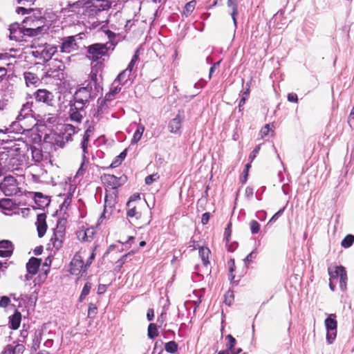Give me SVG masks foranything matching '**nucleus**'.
Here are the masks:
<instances>
[{
	"label": "nucleus",
	"instance_id": "nucleus-31",
	"mask_svg": "<svg viewBox=\"0 0 354 354\" xmlns=\"http://www.w3.org/2000/svg\"><path fill=\"white\" fill-rule=\"evenodd\" d=\"M196 5V1L195 0H192L187 3L183 8L182 15L185 17L189 16L195 9Z\"/></svg>",
	"mask_w": 354,
	"mask_h": 354
},
{
	"label": "nucleus",
	"instance_id": "nucleus-24",
	"mask_svg": "<svg viewBox=\"0 0 354 354\" xmlns=\"http://www.w3.org/2000/svg\"><path fill=\"white\" fill-rule=\"evenodd\" d=\"M21 321V315L19 311L15 313L9 317V326L13 330L17 329Z\"/></svg>",
	"mask_w": 354,
	"mask_h": 354
},
{
	"label": "nucleus",
	"instance_id": "nucleus-51",
	"mask_svg": "<svg viewBox=\"0 0 354 354\" xmlns=\"http://www.w3.org/2000/svg\"><path fill=\"white\" fill-rule=\"evenodd\" d=\"M159 178V175L158 174H153L151 175L147 176L145 178V183L147 185H151L154 181L157 180Z\"/></svg>",
	"mask_w": 354,
	"mask_h": 354
},
{
	"label": "nucleus",
	"instance_id": "nucleus-17",
	"mask_svg": "<svg viewBox=\"0 0 354 354\" xmlns=\"http://www.w3.org/2000/svg\"><path fill=\"white\" fill-rule=\"evenodd\" d=\"M222 0H214L213 6L221 5ZM227 6L232 10L231 16L234 24H236V16L238 15L237 0H226Z\"/></svg>",
	"mask_w": 354,
	"mask_h": 354
},
{
	"label": "nucleus",
	"instance_id": "nucleus-23",
	"mask_svg": "<svg viewBox=\"0 0 354 354\" xmlns=\"http://www.w3.org/2000/svg\"><path fill=\"white\" fill-rule=\"evenodd\" d=\"M40 265V261L35 257H32L26 264V268L28 274H35L37 272Z\"/></svg>",
	"mask_w": 354,
	"mask_h": 354
},
{
	"label": "nucleus",
	"instance_id": "nucleus-60",
	"mask_svg": "<svg viewBox=\"0 0 354 354\" xmlns=\"http://www.w3.org/2000/svg\"><path fill=\"white\" fill-rule=\"evenodd\" d=\"M288 100L290 102L297 103L298 102V97L297 95L295 93H290L288 94Z\"/></svg>",
	"mask_w": 354,
	"mask_h": 354
},
{
	"label": "nucleus",
	"instance_id": "nucleus-62",
	"mask_svg": "<svg viewBox=\"0 0 354 354\" xmlns=\"http://www.w3.org/2000/svg\"><path fill=\"white\" fill-rule=\"evenodd\" d=\"M138 59V55H137V53L133 56L130 63L129 64L127 68L132 71L134 65L136 64V62Z\"/></svg>",
	"mask_w": 354,
	"mask_h": 354
},
{
	"label": "nucleus",
	"instance_id": "nucleus-38",
	"mask_svg": "<svg viewBox=\"0 0 354 354\" xmlns=\"http://www.w3.org/2000/svg\"><path fill=\"white\" fill-rule=\"evenodd\" d=\"M23 28V26H20L18 24H11L10 26V38H17L18 36L16 35V32H20V29Z\"/></svg>",
	"mask_w": 354,
	"mask_h": 354
},
{
	"label": "nucleus",
	"instance_id": "nucleus-54",
	"mask_svg": "<svg viewBox=\"0 0 354 354\" xmlns=\"http://www.w3.org/2000/svg\"><path fill=\"white\" fill-rule=\"evenodd\" d=\"M261 149V147L260 145H258L257 146L254 150L252 151V153L250 154L249 156V160H250V162L251 163L252 162H253V160L255 159V158L257 157V154L259 153V150Z\"/></svg>",
	"mask_w": 354,
	"mask_h": 354
},
{
	"label": "nucleus",
	"instance_id": "nucleus-43",
	"mask_svg": "<svg viewBox=\"0 0 354 354\" xmlns=\"http://www.w3.org/2000/svg\"><path fill=\"white\" fill-rule=\"evenodd\" d=\"M127 216L130 218L136 217V218L140 216V213L137 211L136 205H132L131 207H129Z\"/></svg>",
	"mask_w": 354,
	"mask_h": 354
},
{
	"label": "nucleus",
	"instance_id": "nucleus-3",
	"mask_svg": "<svg viewBox=\"0 0 354 354\" xmlns=\"http://www.w3.org/2000/svg\"><path fill=\"white\" fill-rule=\"evenodd\" d=\"M35 21L34 19L31 17H26L23 21V28L20 29V32H16V35L18 36L17 38H10V39H14L16 41H19L22 39L23 37L25 35L28 36H34L37 35L41 31V26H37L35 24Z\"/></svg>",
	"mask_w": 354,
	"mask_h": 354
},
{
	"label": "nucleus",
	"instance_id": "nucleus-63",
	"mask_svg": "<svg viewBox=\"0 0 354 354\" xmlns=\"http://www.w3.org/2000/svg\"><path fill=\"white\" fill-rule=\"evenodd\" d=\"M138 59V55H137V53L133 56L130 63L129 64L127 68L132 71L134 65L136 64V62Z\"/></svg>",
	"mask_w": 354,
	"mask_h": 354
},
{
	"label": "nucleus",
	"instance_id": "nucleus-2",
	"mask_svg": "<svg viewBox=\"0 0 354 354\" xmlns=\"http://www.w3.org/2000/svg\"><path fill=\"white\" fill-rule=\"evenodd\" d=\"M95 97V88L91 83H88L85 86L80 88L74 95V103L75 109L84 108L91 98Z\"/></svg>",
	"mask_w": 354,
	"mask_h": 354
},
{
	"label": "nucleus",
	"instance_id": "nucleus-8",
	"mask_svg": "<svg viewBox=\"0 0 354 354\" xmlns=\"http://www.w3.org/2000/svg\"><path fill=\"white\" fill-rule=\"evenodd\" d=\"M64 230L65 229L62 224V221H59L56 228L54 229L53 235L50 238L49 243V245H52L55 250L59 249L62 245Z\"/></svg>",
	"mask_w": 354,
	"mask_h": 354
},
{
	"label": "nucleus",
	"instance_id": "nucleus-22",
	"mask_svg": "<svg viewBox=\"0 0 354 354\" xmlns=\"http://www.w3.org/2000/svg\"><path fill=\"white\" fill-rule=\"evenodd\" d=\"M225 339L227 340L226 343V350L230 351L232 354H239L242 351L241 348L237 349L234 348L236 340L232 335L229 334L226 335Z\"/></svg>",
	"mask_w": 354,
	"mask_h": 354
},
{
	"label": "nucleus",
	"instance_id": "nucleus-32",
	"mask_svg": "<svg viewBox=\"0 0 354 354\" xmlns=\"http://www.w3.org/2000/svg\"><path fill=\"white\" fill-rule=\"evenodd\" d=\"M144 131L145 127L142 124H139L133 134V138L131 140V144H136L141 139Z\"/></svg>",
	"mask_w": 354,
	"mask_h": 354
},
{
	"label": "nucleus",
	"instance_id": "nucleus-39",
	"mask_svg": "<svg viewBox=\"0 0 354 354\" xmlns=\"http://www.w3.org/2000/svg\"><path fill=\"white\" fill-rule=\"evenodd\" d=\"M274 131L270 127V124H267L261 128L259 134L261 138H263L270 134L272 136Z\"/></svg>",
	"mask_w": 354,
	"mask_h": 354
},
{
	"label": "nucleus",
	"instance_id": "nucleus-14",
	"mask_svg": "<svg viewBox=\"0 0 354 354\" xmlns=\"http://www.w3.org/2000/svg\"><path fill=\"white\" fill-rule=\"evenodd\" d=\"M102 180L105 186L110 189H116L121 183L120 178L111 174H105L102 177Z\"/></svg>",
	"mask_w": 354,
	"mask_h": 354
},
{
	"label": "nucleus",
	"instance_id": "nucleus-58",
	"mask_svg": "<svg viewBox=\"0 0 354 354\" xmlns=\"http://www.w3.org/2000/svg\"><path fill=\"white\" fill-rule=\"evenodd\" d=\"M284 209H285V207H283L282 209H279L277 212H276L272 216V217L270 218L269 222L271 223V222L276 221L279 218V217L282 215L283 212H284Z\"/></svg>",
	"mask_w": 354,
	"mask_h": 354
},
{
	"label": "nucleus",
	"instance_id": "nucleus-30",
	"mask_svg": "<svg viewBox=\"0 0 354 354\" xmlns=\"http://www.w3.org/2000/svg\"><path fill=\"white\" fill-rule=\"evenodd\" d=\"M43 335L42 330H37L35 333L34 338L32 339V348L37 351L39 348L40 342Z\"/></svg>",
	"mask_w": 354,
	"mask_h": 354
},
{
	"label": "nucleus",
	"instance_id": "nucleus-52",
	"mask_svg": "<svg viewBox=\"0 0 354 354\" xmlns=\"http://www.w3.org/2000/svg\"><path fill=\"white\" fill-rule=\"evenodd\" d=\"M93 234H94L93 229H86L84 231V236L83 237V239L85 241H91Z\"/></svg>",
	"mask_w": 354,
	"mask_h": 354
},
{
	"label": "nucleus",
	"instance_id": "nucleus-40",
	"mask_svg": "<svg viewBox=\"0 0 354 354\" xmlns=\"http://www.w3.org/2000/svg\"><path fill=\"white\" fill-rule=\"evenodd\" d=\"M234 292L231 290H227L224 295V303L226 305L230 306L234 301Z\"/></svg>",
	"mask_w": 354,
	"mask_h": 354
},
{
	"label": "nucleus",
	"instance_id": "nucleus-29",
	"mask_svg": "<svg viewBox=\"0 0 354 354\" xmlns=\"http://www.w3.org/2000/svg\"><path fill=\"white\" fill-rule=\"evenodd\" d=\"M227 267L229 270V278L231 280V281H238L239 279L235 280V278L236 277V271L235 261L234 259H230L227 261Z\"/></svg>",
	"mask_w": 354,
	"mask_h": 354
},
{
	"label": "nucleus",
	"instance_id": "nucleus-56",
	"mask_svg": "<svg viewBox=\"0 0 354 354\" xmlns=\"http://www.w3.org/2000/svg\"><path fill=\"white\" fill-rule=\"evenodd\" d=\"M10 302V299L8 297L3 296L0 297V307L6 308Z\"/></svg>",
	"mask_w": 354,
	"mask_h": 354
},
{
	"label": "nucleus",
	"instance_id": "nucleus-55",
	"mask_svg": "<svg viewBox=\"0 0 354 354\" xmlns=\"http://www.w3.org/2000/svg\"><path fill=\"white\" fill-rule=\"evenodd\" d=\"M93 128L92 127H89L84 132L82 140L88 142L89 138H90L91 136L93 134Z\"/></svg>",
	"mask_w": 354,
	"mask_h": 354
},
{
	"label": "nucleus",
	"instance_id": "nucleus-6",
	"mask_svg": "<svg viewBox=\"0 0 354 354\" xmlns=\"http://www.w3.org/2000/svg\"><path fill=\"white\" fill-rule=\"evenodd\" d=\"M0 189L6 196H13L19 192L17 180L12 176L4 177L0 184Z\"/></svg>",
	"mask_w": 354,
	"mask_h": 354
},
{
	"label": "nucleus",
	"instance_id": "nucleus-13",
	"mask_svg": "<svg viewBox=\"0 0 354 354\" xmlns=\"http://www.w3.org/2000/svg\"><path fill=\"white\" fill-rule=\"evenodd\" d=\"M32 102H27L24 104L22 108L20 110L19 115H17L16 120H19V122L21 120L27 121V120L30 119L32 120Z\"/></svg>",
	"mask_w": 354,
	"mask_h": 354
},
{
	"label": "nucleus",
	"instance_id": "nucleus-49",
	"mask_svg": "<svg viewBox=\"0 0 354 354\" xmlns=\"http://www.w3.org/2000/svg\"><path fill=\"white\" fill-rule=\"evenodd\" d=\"M232 222H229L227 227L225 228L224 236L226 242H230L232 234Z\"/></svg>",
	"mask_w": 354,
	"mask_h": 354
},
{
	"label": "nucleus",
	"instance_id": "nucleus-5",
	"mask_svg": "<svg viewBox=\"0 0 354 354\" xmlns=\"http://www.w3.org/2000/svg\"><path fill=\"white\" fill-rule=\"evenodd\" d=\"M335 270H333L330 268H328V272L330 276V279L333 280L339 277V287L343 291L346 290L347 286V272L346 269L342 266H335Z\"/></svg>",
	"mask_w": 354,
	"mask_h": 354
},
{
	"label": "nucleus",
	"instance_id": "nucleus-10",
	"mask_svg": "<svg viewBox=\"0 0 354 354\" xmlns=\"http://www.w3.org/2000/svg\"><path fill=\"white\" fill-rule=\"evenodd\" d=\"M189 247H192L193 250L198 249V254L201 257L203 264L204 267L207 269L208 266L209 265V256L211 255L210 250L205 246H200L196 243V241H192V245H190Z\"/></svg>",
	"mask_w": 354,
	"mask_h": 354
},
{
	"label": "nucleus",
	"instance_id": "nucleus-27",
	"mask_svg": "<svg viewBox=\"0 0 354 354\" xmlns=\"http://www.w3.org/2000/svg\"><path fill=\"white\" fill-rule=\"evenodd\" d=\"M122 84H115V81L112 84V87L110 91L105 95L106 101H111L114 99L115 95L120 92Z\"/></svg>",
	"mask_w": 354,
	"mask_h": 354
},
{
	"label": "nucleus",
	"instance_id": "nucleus-16",
	"mask_svg": "<svg viewBox=\"0 0 354 354\" xmlns=\"http://www.w3.org/2000/svg\"><path fill=\"white\" fill-rule=\"evenodd\" d=\"M46 215L45 214H39L37 215L36 225L38 232V236L42 237L47 230V225L46 222Z\"/></svg>",
	"mask_w": 354,
	"mask_h": 354
},
{
	"label": "nucleus",
	"instance_id": "nucleus-48",
	"mask_svg": "<svg viewBox=\"0 0 354 354\" xmlns=\"http://www.w3.org/2000/svg\"><path fill=\"white\" fill-rule=\"evenodd\" d=\"M165 350L169 353H174L177 351V344L175 342L171 341L165 344Z\"/></svg>",
	"mask_w": 354,
	"mask_h": 354
},
{
	"label": "nucleus",
	"instance_id": "nucleus-34",
	"mask_svg": "<svg viewBox=\"0 0 354 354\" xmlns=\"http://www.w3.org/2000/svg\"><path fill=\"white\" fill-rule=\"evenodd\" d=\"M65 136L64 138H65L67 141L71 140V137L72 134H74L76 132V127L72 124H65L64 126Z\"/></svg>",
	"mask_w": 354,
	"mask_h": 354
},
{
	"label": "nucleus",
	"instance_id": "nucleus-53",
	"mask_svg": "<svg viewBox=\"0 0 354 354\" xmlns=\"http://www.w3.org/2000/svg\"><path fill=\"white\" fill-rule=\"evenodd\" d=\"M168 128L171 133H176L177 131V120L174 118L169 124Z\"/></svg>",
	"mask_w": 354,
	"mask_h": 354
},
{
	"label": "nucleus",
	"instance_id": "nucleus-20",
	"mask_svg": "<svg viewBox=\"0 0 354 354\" xmlns=\"http://www.w3.org/2000/svg\"><path fill=\"white\" fill-rule=\"evenodd\" d=\"M25 346L22 344H8L4 348L3 354H23Z\"/></svg>",
	"mask_w": 354,
	"mask_h": 354
},
{
	"label": "nucleus",
	"instance_id": "nucleus-28",
	"mask_svg": "<svg viewBox=\"0 0 354 354\" xmlns=\"http://www.w3.org/2000/svg\"><path fill=\"white\" fill-rule=\"evenodd\" d=\"M35 203L39 207H44L49 203V200L40 192H35L34 196Z\"/></svg>",
	"mask_w": 354,
	"mask_h": 354
},
{
	"label": "nucleus",
	"instance_id": "nucleus-57",
	"mask_svg": "<svg viewBox=\"0 0 354 354\" xmlns=\"http://www.w3.org/2000/svg\"><path fill=\"white\" fill-rule=\"evenodd\" d=\"M336 330H330L328 331V333L326 335V339L328 342V343L331 344L333 341L335 339L336 337Z\"/></svg>",
	"mask_w": 354,
	"mask_h": 354
},
{
	"label": "nucleus",
	"instance_id": "nucleus-46",
	"mask_svg": "<svg viewBox=\"0 0 354 354\" xmlns=\"http://www.w3.org/2000/svg\"><path fill=\"white\" fill-rule=\"evenodd\" d=\"M91 288V283H85V285L82 289V293L80 295V301H83V299L86 297V296H87L89 294Z\"/></svg>",
	"mask_w": 354,
	"mask_h": 354
},
{
	"label": "nucleus",
	"instance_id": "nucleus-33",
	"mask_svg": "<svg viewBox=\"0 0 354 354\" xmlns=\"http://www.w3.org/2000/svg\"><path fill=\"white\" fill-rule=\"evenodd\" d=\"M24 79L26 80V83L28 86H29L30 84L33 85L36 84L39 80L37 76L35 74L30 72H26L24 73Z\"/></svg>",
	"mask_w": 354,
	"mask_h": 354
},
{
	"label": "nucleus",
	"instance_id": "nucleus-12",
	"mask_svg": "<svg viewBox=\"0 0 354 354\" xmlns=\"http://www.w3.org/2000/svg\"><path fill=\"white\" fill-rule=\"evenodd\" d=\"M60 49L62 53H70L77 50V45L74 36L63 39Z\"/></svg>",
	"mask_w": 354,
	"mask_h": 354
},
{
	"label": "nucleus",
	"instance_id": "nucleus-26",
	"mask_svg": "<svg viewBox=\"0 0 354 354\" xmlns=\"http://www.w3.org/2000/svg\"><path fill=\"white\" fill-rule=\"evenodd\" d=\"M93 8H97L100 12L108 10L111 6L109 0H93Z\"/></svg>",
	"mask_w": 354,
	"mask_h": 354
},
{
	"label": "nucleus",
	"instance_id": "nucleus-50",
	"mask_svg": "<svg viewBox=\"0 0 354 354\" xmlns=\"http://www.w3.org/2000/svg\"><path fill=\"white\" fill-rule=\"evenodd\" d=\"M97 69L95 68V66H92V70L90 74L91 81L88 83H91L93 85V88L95 87L97 82ZM95 89V88H94Z\"/></svg>",
	"mask_w": 354,
	"mask_h": 354
},
{
	"label": "nucleus",
	"instance_id": "nucleus-45",
	"mask_svg": "<svg viewBox=\"0 0 354 354\" xmlns=\"http://www.w3.org/2000/svg\"><path fill=\"white\" fill-rule=\"evenodd\" d=\"M250 227L252 234H257L261 228L259 223L255 220H252L250 223Z\"/></svg>",
	"mask_w": 354,
	"mask_h": 354
},
{
	"label": "nucleus",
	"instance_id": "nucleus-37",
	"mask_svg": "<svg viewBox=\"0 0 354 354\" xmlns=\"http://www.w3.org/2000/svg\"><path fill=\"white\" fill-rule=\"evenodd\" d=\"M354 243V236L352 234L346 235L342 241L341 245L343 248H347L351 247Z\"/></svg>",
	"mask_w": 354,
	"mask_h": 354
},
{
	"label": "nucleus",
	"instance_id": "nucleus-25",
	"mask_svg": "<svg viewBox=\"0 0 354 354\" xmlns=\"http://www.w3.org/2000/svg\"><path fill=\"white\" fill-rule=\"evenodd\" d=\"M325 326L328 331L336 330L337 322L336 320L335 314H330L328 317L325 319Z\"/></svg>",
	"mask_w": 354,
	"mask_h": 354
},
{
	"label": "nucleus",
	"instance_id": "nucleus-1",
	"mask_svg": "<svg viewBox=\"0 0 354 354\" xmlns=\"http://www.w3.org/2000/svg\"><path fill=\"white\" fill-rule=\"evenodd\" d=\"M94 250L87 252L86 250L77 253L71 264L72 273L75 274L76 271L85 272L86 270L92 263L95 259Z\"/></svg>",
	"mask_w": 354,
	"mask_h": 354
},
{
	"label": "nucleus",
	"instance_id": "nucleus-36",
	"mask_svg": "<svg viewBox=\"0 0 354 354\" xmlns=\"http://www.w3.org/2000/svg\"><path fill=\"white\" fill-rule=\"evenodd\" d=\"M126 156H127V150L125 149L122 153H120V154L119 156H118L115 158V160L111 164V167L114 168V167H117L118 166H119L122 163V160L125 158Z\"/></svg>",
	"mask_w": 354,
	"mask_h": 354
},
{
	"label": "nucleus",
	"instance_id": "nucleus-59",
	"mask_svg": "<svg viewBox=\"0 0 354 354\" xmlns=\"http://www.w3.org/2000/svg\"><path fill=\"white\" fill-rule=\"evenodd\" d=\"M226 247L227 250L230 252H233L238 247V243L236 242H234L230 243V242H226Z\"/></svg>",
	"mask_w": 354,
	"mask_h": 354
},
{
	"label": "nucleus",
	"instance_id": "nucleus-41",
	"mask_svg": "<svg viewBox=\"0 0 354 354\" xmlns=\"http://www.w3.org/2000/svg\"><path fill=\"white\" fill-rule=\"evenodd\" d=\"M251 168V163L249 162L245 165V168L243 171V174L240 178V180L242 184H245L248 180V177L249 175V170Z\"/></svg>",
	"mask_w": 354,
	"mask_h": 354
},
{
	"label": "nucleus",
	"instance_id": "nucleus-21",
	"mask_svg": "<svg viewBox=\"0 0 354 354\" xmlns=\"http://www.w3.org/2000/svg\"><path fill=\"white\" fill-rule=\"evenodd\" d=\"M131 70L127 68L125 70L122 71L117 77V78L115 80V84H119L122 85H125L129 83V81L130 80V75H131Z\"/></svg>",
	"mask_w": 354,
	"mask_h": 354
},
{
	"label": "nucleus",
	"instance_id": "nucleus-64",
	"mask_svg": "<svg viewBox=\"0 0 354 354\" xmlns=\"http://www.w3.org/2000/svg\"><path fill=\"white\" fill-rule=\"evenodd\" d=\"M209 218H210V214L209 212H205L204 213L203 215H202V218H201V223L203 224V225H206L209 222Z\"/></svg>",
	"mask_w": 354,
	"mask_h": 354
},
{
	"label": "nucleus",
	"instance_id": "nucleus-11",
	"mask_svg": "<svg viewBox=\"0 0 354 354\" xmlns=\"http://www.w3.org/2000/svg\"><path fill=\"white\" fill-rule=\"evenodd\" d=\"M34 124H28V121L21 120L19 122V120H17L15 122H13L10 127L7 129V131L9 132H15L17 133H21L24 131H28L31 129L32 127H33Z\"/></svg>",
	"mask_w": 354,
	"mask_h": 354
},
{
	"label": "nucleus",
	"instance_id": "nucleus-44",
	"mask_svg": "<svg viewBox=\"0 0 354 354\" xmlns=\"http://www.w3.org/2000/svg\"><path fill=\"white\" fill-rule=\"evenodd\" d=\"M257 257V252L252 251L244 259L245 266L249 267L250 264L253 262Z\"/></svg>",
	"mask_w": 354,
	"mask_h": 354
},
{
	"label": "nucleus",
	"instance_id": "nucleus-19",
	"mask_svg": "<svg viewBox=\"0 0 354 354\" xmlns=\"http://www.w3.org/2000/svg\"><path fill=\"white\" fill-rule=\"evenodd\" d=\"M88 142L84 141V140L82 141L81 148H82V152H83L82 161L80 167L77 172V176L82 175L84 174V171H85L84 167L88 162V158L86 156V154L88 153Z\"/></svg>",
	"mask_w": 354,
	"mask_h": 354
},
{
	"label": "nucleus",
	"instance_id": "nucleus-42",
	"mask_svg": "<svg viewBox=\"0 0 354 354\" xmlns=\"http://www.w3.org/2000/svg\"><path fill=\"white\" fill-rule=\"evenodd\" d=\"M37 117L39 118L38 120L40 122H43L44 124H53L56 120V118L55 116H50V115H44V116L38 115Z\"/></svg>",
	"mask_w": 354,
	"mask_h": 354
},
{
	"label": "nucleus",
	"instance_id": "nucleus-35",
	"mask_svg": "<svg viewBox=\"0 0 354 354\" xmlns=\"http://www.w3.org/2000/svg\"><path fill=\"white\" fill-rule=\"evenodd\" d=\"M159 333L157 326L155 324H150L148 326L147 336L149 339H153L158 335Z\"/></svg>",
	"mask_w": 354,
	"mask_h": 354
},
{
	"label": "nucleus",
	"instance_id": "nucleus-15",
	"mask_svg": "<svg viewBox=\"0 0 354 354\" xmlns=\"http://www.w3.org/2000/svg\"><path fill=\"white\" fill-rule=\"evenodd\" d=\"M14 250L13 244L8 240L0 241V257H9L12 255Z\"/></svg>",
	"mask_w": 354,
	"mask_h": 354
},
{
	"label": "nucleus",
	"instance_id": "nucleus-7",
	"mask_svg": "<svg viewBox=\"0 0 354 354\" xmlns=\"http://www.w3.org/2000/svg\"><path fill=\"white\" fill-rule=\"evenodd\" d=\"M56 52V46L45 44L43 46H39L35 50L32 51V54L44 61H48Z\"/></svg>",
	"mask_w": 354,
	"mask_h": 354
},
{
	"label": "nucleus",
	"instance_id": "nucleus-61",
	"mask_svg": "<svg viewBox=\"0 0 354 354\" xmlns=\"http://www.w3.org/2000/svg\"><path fill=\"white\" fill-rule=\"evenodd\" d=\"M140 194H133L130 200L128 201L127 203V206L128 207H131L132 205H133V202L136 201H138V200H140Z\"/></svg>",
	"mask_w": 354,
	"mask_h": 354
},
{
	"label": "nucleus",
	"instance_id": "nucleus-18",
	"mask_svg": "<svg viewBox=\"0 0 354 354\" xmlns=\"http://www.w3.org/2000/svg\"><path fill=\"white\" fill-rule=\"evenodd\" d=\"M75 104H73L70 108V118L72 121L76 122H81L82 118L85 115L86 113L84 108L77 109H75Z\"/></svg>",
	"mask_w": 354,
	"mask_h": 354
},
{
	"label": "nucleus",
	"instance_id": "nucleus-47",
	"mask_svg": "<svg viewBox=\"0 0 354 354\" xmlns=\"http://www.w3.org/2000/svg\"><path fill=\"white\" fill-rule=\"evenodd\" d=\"M85 12L88 16H94L100 12L97 8H93V2L91 3L88 6H86Z\"/></svg>",
	"mask_w": 354,
	"mask_h": 354
},
{
	"label": "nucleus",
	"instance_id": "nucleus-4",
	"mask_svg": "<svg viewBox=\"0 0 354 354\" xmlns=\"http://www.w3.org/2000/svg\"><path fill=\"white\" fill-rule=\"evenodd\" d=\"M113 46L112 44H95L88 47L87 57L89 59L97 61L107 53L108 50Z\"/></svg>",
	"mask_w": 354,
	"mask_h": 354
},
{
	"label": "nucleus",
	"instance_id": "nucleus-9",
	"mask_svg": "<svg viewBox=\"0 0 354 354\" xmlns=\"http://www.w3.org/2000/svg\"><path fill=\"white\" fill-rule=\"evenodd\" d=\"M36 101L43 102L48 106H53L55 96L46 89H38L34 94Z\"/></svg>",
	"mask_w": 354,
	"mask_h": 354
}]
</instances>
